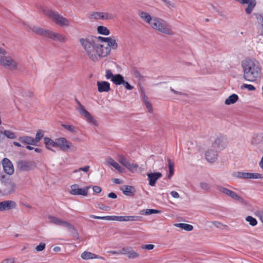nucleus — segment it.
<instances>
[{"label":"nucleus","instance_id":"nucleus-40","mask_svg":"<svg viewBox=\"0 0 263 263\" xmlns=\"http://www.w3.org/2000/svg\"><path fill=\"white\" fill-rule=\"evenodd\" d=\"M217 190L221 193H222L228 196H230V194L231 193V192L232 191L231 190H230L227 188H225V187L221 186H218Z\"/></svg>","mask_w":263,"mask_h":263},{"label":"nucleus","instance_id":"nucleus-39","mask_svg":"<svg viewBox=\"0 0 263 263\" xmlns=\"http://www.w3.org/2000/svg\"><path fill=\"white\" fill-rule=\"evenodd\" d=\"M246 220L252 226H255L257 224V221L256 219L251 216H248L246 218Z\"/></svg>","mask_w":263,"mask_h":263},{"label":"nucleus","instance_id":"nucleus-38","mask_svg":"<svg viewBox=\"0 0 263 263\" xmlns=\"http://www.w3.org/2000/svg\"><path fill=\"white\" fill-rule=\"evenodd\" d=\"M62 126L71 133H75L77 132L76 127L72 125L62 124Z\"/></svg>","mask_w":263,"mask_h":263},{"label":"nucleus","instance_id":"nucleus-17","mask_svg":"<svg viewBox=\"0 0 263 263\" xmlns=\"http://www.w3.org/2000/svg\"><path fill=\"white\" fill-rule=\"evenodd\" d=\"M16 203L11 200H5L0 202V211H8L16 207Z\"/></svg>","mask_w":263,"mask_h":263},{"label":"nucleus","instance_id":"nucleus-11","mask_svg":"<svg viewBox=\"0 0 263 263\" xmlns=\"http://www.w3.org/2000/svg\"><path fill=\"white\" fill-rule=\"evenodd\" d=\"M117 160L132 172H136L139 167L138 165L136 163H130L123 155H118Z\"/></svg>","mask_w":263,"mask_h":263},{"label":"nucleus","instance_id":"nucleus-25","mask_svg":"<svg viewBox=\"0 0 263 263\" xmlns=\"http://www.w3.org/2000/svg\"><path fill=\"white\" fill-rule=\"evenodd\" d=\"M123 194L127 196H133L134 195L135 188L130 185H125L122 190Z\"/></svg>","mask_w":263,"mask_h":263},{"label":"nucleus","instance_id":"nucleus-34","mask_svg":"<svg viewBox=\"0 0 263 263\" xmlns=\"http://www.w3.org/2000/svg\"><path fill=\"white\" fill-rule=\"evenodd\" d=\"M122 79L120 80V83H116V85H120L121 84H123L126 89L127 90H132L133 89V87L128 82L125 81L124 80L123 77L121 75Z\"/></svg>","mask_w":263,"mask_h":263},{"label":"nucleus","instance_id":"nucleus-46","mask_svg":"<svg viewBox=\"0 0 263 263\" xmlns=\"http://www.w3.org/2000/svg\"><path fill=\"white\" fill-rule=\"evenodd\" d=\"M46 244L44 242H41L35 247L36 251L40 252L44 250L45 248Z\"/></svg>","mask_w":263,"mask_h":263},{"label":"nucleus","instance_id":"nucleus-56","mask_svg":"<svg viewBox=\"0 0 263 263\" xmlns=\"http://www.w3.org/2000/svg\"><path fill=\"white\" fill-rule=\"evenodd\" d=\"M7 53V51L5 49L0 47V56H6Z\"/></svg>","mask_w":263,"mask_h":263},{"label":"nucleus","instance_id":"nucleus-10","mask_svg":"<svg viewBox=\"0 0 263 263\" xmlns=\"http://www.w3.org/2000/svg\"><path fill=\"white\" fill-rule=\"evenodd\" d=\"M35 163L29 160H20L17 162V167L21 171H29L34 169Z\"/></svg>","mask_w":263,"mask_h":263},{"label":"nucleus","instance_id":"nucleus-29","mask_svg":"<svg viewBox=\"0 0 263 263\" xmlns=\"http://www.w3.org/2000/svg\"><path fill=\"white\" fill-rule=\"evenodd\" d=\"M238 100V96L236 94H232L225 100L224 103L227 105H231L235 103Z\"/></svg>","mask_w":263,"mask_h":263},{"label":"nucleus","instance_id":"nucleus-7","mask_svg":"<svg viewBox=\"0 0 263 263\" xmlns=\"http://www.w3.org/2000/svg\"><path fill=\"white\" fill-rule=\"evenodd\" d=\"M77 103V110L80 115L85 118L87 121L91 125L97 126L98 125L97 121L93 117L86 109L85 107L78 100H76Z\"/></svg>","mask_w":263,"mask_h":263},{"label":"nucleus","instance_id":"nucleus-33","mask_svg":"<svg viewBox=\"0 0 263 263\" xmlns=\"http://www.w3.org/2000/svg\"><path fill=\"white\" fill-rule=\"evenodd\" d=\"M44 135V132L42 130H39L35 135V138H34L35 144L37 145L39 142L42 139Z\"/></svg>","mask_w":263,"mask_h":263},{"label":"nucleus","instance_id":"nucleus-45","mask_svg":"<svg viewBox=\"0 0 263 263\" xmlns=\"http://www.w3.org/2000/svg\"><path fill=\"white\" fill-rule=\"evenodd\" d=\"M144 103H145L146 108L148 110V112H153V106H152V104H151V103L149 102H148L145 98H144Z\"/></svg>","mask_w":263,"mask_h":263},{"label":"nucleus","instance_id":"nucleus-12","mask_svg":"<svg viewBox=\"0 0 263 263\" xmlns=\"http://www.w3.org/2000/svg\"><path fill=\"white\" fill-rule=\"evenodd\" d=\"M70 193L73 195H82L86 196L88 194L89 186H86L84 188H80L78 184H73L70 187Z\"/></svg>","mask_w":263,"mask_h":263},{"label":"nucleus","instance_id":"nucleus-42","mask_svg":"<svg viewBox=\"0 0 263 263\" xmlns=\"http://www.w3.org/2000/svg\"><path fill=\"white\" fill-rule=\"evenodd\" d=\"M127 256L129 258L134 259L138 257L139 254L134 250L129 249Z\"/></svg>","mask_w":263,"mask_h":263},{"label":"nucleus","instance_id":"nucleus-4","mask_svg":"<svg viewBox=\"0 0 263 263\" xmlns=\"http://www.w3.org/2000/svg\"><path fill=\"white\" fill-rule=\"evenodd\" d=\"M42 12L48 18L51 19L56 24L61 26H68L69 25V21L62 15H60L53 10L46 7L41 9Z\"/></svg>","mask_w":263,"mask_h":263},{"label":"nucleus","instance_id":"nucleus-27","mask_svg":"<svg viewBox=\"0 0 263 263\" xmlns=\"http://www.w3.org/2000/svg\"><path fill=\"white\" fill-rule=\"evenodd\" d=\"M81 257L83 259L88 260L91 259L100 258L99 256L90 252L84 251Z\"/></svg>","mask_w":263,"mask_h":263},{"label":"nucleus","instance_id":"nucleus-19","mask_svg":"<svg viewBox=\"0 0 263 263\" xmlns=\"http://www.w3.org/2000/svg\"><path fill=\"white\" fill-rule=\"evenodd\" d=\"M98 90L100 92H108L110 90L109 83L106 81L97 82Z\"/></svg>","mask_w":263,"mask_h":263},{"label":"nucleus","instance_id":"nucleus-23","mask_svg":"<svg viewBox=\"0 0 263 263\" xmlns=\"http://www.w3.org/2000/svg\"><path fill=\"white\" fill-rule=\"evenodd\" d=\"M106 162L108 165L112 166L115 168H116L118 171L120 172H123V168L112 158L108 157L106 160Z\"/></svg>","mask_w":263,"mask_h":263},{"label":"nucleus","instance_id":"nucleus-9","mask_svg":"<svg viewBox=\"0 0 263 263\" xmlns=\"http://www.w3.org/2000/svg\"><path fill=\"white\" fill-rule=\"evenodd\" d=\"M48 222L50 223L53 224L57 226H62L64 227L67 228L69 229H73L74 227L69 222L59 218L57 217L51 215L48 216Z\"/></svg>","mask_w":263,"mask_h":263},{"label":"nucleus","instance_id":"nucleus-62","mask_svg":"<svg viewBox=\"0 0 263 263\" xmlns=\"http://www.w3.org/2000/svg\"><path fill=\"white\" fill-rule=\"evenodd\" d=\"M110 253H111L112 254H120V251H110L108 252Z\"/></svg>","mask_w":263,"mask_h":263},{"label":"nucleus","instance_id":"nucleus-52","mask_svg":"<svg viewBox=\"0 0 263 263\" xmlns=\"http://www.w3.org/2000/svg\"><path fill=\"white\" fill-rule=\"evenodd\" d=\"M129 250V248L124 247L121 250H120V254L128 255Z\"/></svg>","mask_w":263,"mask_h":263},{"label":"nucleus","instance_id":"nucleus-48","mask_svg":"<svg viewBox=\"0 0 263 263\" xmlns=\"http://www.w3.org/2000/svg\"><path fill=\"white\" fill-rule=\"evenodd\" d=\"M160 211L159 210H155V209H147L145 211V214L146 215H151L153 214H157L160 213Z\"/></svg>","mask_w":263,"mask_h":263},{"label":"nucleus","instance_id":"nucleus-18","mask_svg":"<svg viewBox=\"0 0 263 263\" xmlns=\"http://www.w3.org/2000/svg\"><path fill=\"white\" fill-rule=\"evenodd\" d=\"M162 176V174L160 172L151 173L147 174V177L149 185L152 186H155L157 180L160 178Z\"/></svg>","mask_w":263,"mask_h":263},{"label":"nucleus","instance_id":"nucleus-55","mask_svg":"<svg viewBox=\"0 0 263 263\" xmlns=\"http://www.w3.org/2000/svg\"><path fill=\"white\" fill-rule=\"evenodd\" d=\"M92 190L93 191L96 193H100L102 191L101 188L100 186L97 185L93 186Z\"/></svg>","mask_w":263,"mask_h":263},{"label":"nucleus","instance_id":"nucleus-5","mask_svg":"<svg viewBox=\"0 0 263 263\" xmlns=\"http://www.w3.org/2000/svg\"><path fill=\"white\" fill-rule=\"evenodd\" d=\"M150 26L154 29L159 31L163 33L171 35L173 34L171 27L167 22L162 18L154 17L150 24Z\"/></svg>","mask_w":263,"mask_h":263},{"label":"nucleus","instance_id":"nucleus-13","mask_svg":"<svg viewBox=\"0 0 263 263\" xmlns=\"http://www.w3.org/2000/svg\"><path fill=\"white\" fill-rule=\"evenodd\" d=\"M72 146V143L66 138L61 137L57 139V147H59L63 151H66Z\"/></svg>","mask_w":263,"mask_h":263},{"label":"nucleus","instance_id":"nucleus-36","mask_svg":"<svg viewBox=\"0 0 263 263\" xmlns=\"http://www.w3.org/2000/svg\"><path fill=\"white\" fill-rule=\"evenodd\" d=\"M3 134H4L7 138L11 139H14L16 137V135L14 132L8 130H4Z\"/></svg>","mask_w":263,"mask_h":263},{"label":"nucleus","instance_id":"nucleus-59","mask_svg":"<svg viewBox=\"0 0 263 263\" xmlns=\"http://www.w3.org/2000/svg\"><path fill=\"white\" fill-rule=\"evenodd\" d=\"M251 0H237L240 4H248Z\"/></svg>","mask_w":263,"mask_h":263},{"label":"nucleus","instance_id":"nucleus-31","mask_svg":"<svg viewBox=\"0 0 263 263\" xmlns=\"http://www.w3.org/2000/svg\"><path fill=\"white\" fill-rule=\"evenodd\" d=\"M97 31L99 34L105 35H108L110 33L109 29L107 27L103 26H98L97 28Z\"/></svg>","mask_w":263,"mask_h":263},{"label":"nucleus","instance_id":"nucleus-63","mask_svg":"<svg viewBox=\"0 0 263 263\" xmlns=\"http://www.w3.org/2000/svg\"><path fill=\"white\" fill-rule=\"evenodd\" d=\"M13 143L15 146H16L17 147H21L22 146L21 144L19 142L14 141L13 142Z\"/></svg>","mask_w":263,"mask_h":263},{"label":"nucleus","instance_id":"nucleus-2","mask_svg":"<svg viewBox=\"0 0 263 263\" xmlns=\"http://www.w3.org/2000/svg\"><path fill=\"white\" fill-rule=\"evenodd\" d=\"M244 79L248 81L254 82L261 75V67L259 62L253 59H247L241 63Z\"/></svg>","mask_w":263,"mask_h":263},{"label":"nucleus","instance_id":"nucleus-54","mask_svg":"<svg viewBox=\"0 0 263 263\" xmlns=\"http://www.w3.org/2000/svg\"><path fill=\"white\" fill-rule=\"evenodd\" d=\"M256 216L259 220L263 223V211H258L256 213Z\"/></svg>","mask_w":263,"mask_h":263},{"label":"nucleus","instance_id":"nucleus-3","mask_svg":"<svg viewBox=\"0 0 263 263\" xmlns=\"http://www.w3.org/2000/svg\"><path fill=\"white\" fill-rule=\"evenodd\" d=\"M226 146L224 139L222 137H218L212 142V146L205 153V158L208 161L212 163L217 157L218 151L222 149Z\"/></svg>","mask_w":263,"mask_h":263},{"label":"nucleus","instance_id":"nucleus-28","mask_svg":"<svg viewBox=\"0 0 263 263\" xmlns=\"http://www.w3.org/2000/svg\"><path fill=\"white\" fill-rule=\"evenodd\" d=\"M174 226L176 227L180 228L187 231H191L193 229V226L192 225L187 223H175Z\"/></svg>","mask_w":263,"mask_h":263},{"label":"nucleus","instance_id":"nucleus-26","mask_svg":"<svg viewBox=\"0 0 263 263\" xmlns=\"http://www.w3.org/2000/svg\"><path fill=\"white\" fill-rule=\"evenodd\" d=\"M140 17L149 25L152 22L153 18L149 14L146 12L141 11L139 12Z\"/></svg>","mask_w":263,"mask_h":263},{"label":"nucleus","instance_id":"nucleus-49","mask_svg":"<svg viewBox=\"0 0 263 263\" xmlns=\"http://www.w3.org/2000/svg\"><path fill=\"white\" fill-rule=\"evenodd\" d=\"M154 248V245L149 244V245H143L141 247V248L143 249H146L148 250H151L153 249Z\"/></svg>","mask_w":263,"mask_h":263},{"label":"nucleus","instance_id":"nucleus-22","mask_svg":"<svg viewBox=\"0 0 263 263\" xmlns=\"http://www.w3.org/2000/svg\"><path fill=\"white\" fill-rule=\"evenodd\" d=\"M18 140L23 144L36 146L33 137L27 136H22L19 137Z\"/></svg>","mask_w":263,"mask_h":263},{"label":"nucleus","instance_id":"nucleus-30","mask_svg":"<svg viewBox=\"0 0 263 263\" xmlns=\"http://www.w3.org/2000/svg\"><path fill=\"white\" fill-rule=\"evenodd\" d=\"M229 197H231L232 199L237 200L239 202L243 204H246V201L240 196H239L237 193L233 191H231V193L230 194Z\"/></svg>","mask_w":263,"mask_h":263},{"label":"nucleus","instance_id":"nucleus-6","mask_svg":"<svg viewBox=\"0 0 263 263\" xmlns=\"http://www.w3.org/2000/svg\"><path fill=\"white\" fill-rule=\"evenodd\" d=\"M90 217L96 219H101L111 221H135L141 220V217L138 216H98L95 215H90Z\"/></svg>","mask_w":263,"mask_h":263},{"label":"nucleus","instance_id":"nucleus-32","mask_svg":"<svg viewBox=\"0 0 263 263\" xmlns=\"http://www.w3.org/2000/svg\"><path fill=\"white\" fill-rule=\"evenodd\" d=\"M256 3L255 0H251L248 4V7L246 9V12L247 14H249L252 12L254 7L256 5Z\"/></svg>","mask_w":263,"mask_h":263},{"label":"nucleus","instance_id":"nucleus-58","mask_svg":"<svg viewBox=\"0 0 263 263\" xmlns=\"http://www.w3.org/2000/svg\"><path fill=\"white\" fill-rule=\"evenodd\" d=\"M108 197L109 198H112V199H116L117 198V195L113 192L109 193L108 195Z\"/></svg>","mask_w":263,"mask_h":263},{"label":"nucleus","instance_id":"nucleus-57","mask_svg":"<svg viewBox=\"0 0 263 263\" xmlns=\"http://www.w3.org/2000/svg\"><path fill=\"white\" fill-rule=\"evenodd\" d=\"M171 195H172V197L175 198H178L179 197V194L177 192L174 191H172L171 192Z\"/></svg>","mask_w":263,"mask_h":263},{"label":"nucleus","instance_id":"nucleus-24","mask_svg":"<svg viewBox=\"0 0 263 263\" xmlns=\"http://www.w3.org/2000/svg\"><path fill=\"white\" fill-rule=\"evenodd\" d=\"M44 143L46 147L48 149L52 151L51 149L52 147H57V139L53 140L49 138L45 137L44 138Z\"/></svg>","mask_w":263,"mask_h":263},{"label":"nucleus","instance_id":"nucleus-21","mask_svg":"<svg viewBox=\"0 0 263 263\" xmlns=\"http://www.w3.org/2000/svg\"><path fill=\"white\" fill-rule=\"evenodd\" d=\"M32 30L37 34L41 35L48 38H49V34L51 31V30L49 29H46L41 27H33Z\"/></svg>","mask_w":263,"mask_h":263},{"label":"nucleus","instance_id":"nucleus-1","mask_svg":"<svg viewBox=\"0 0 263 263\" xmlns=\"http://www.w3.org/2000/svg\"><path fill=\"white\" fill-rule=\"evenodd\" d=\"M85 55L90 61L97 63L108 57L111 49L116 50L118 45L114 37L87 36L79 39Z\"/></svg>","mask_w":263,"mask_h":263},{"label":"nucleus","instance_id":"nucleus-41","mask_svg":"<svg viewBox=\"0 0 263 263\" xmlns=\"http://www.w3.org/2000/svg\"><path fill=\"white\" fill-rule=\"evenodd\" d=\"M168 167L170 172L168 178H170L173 175L174 172V164L171 162V160H168Z\"/></svg>","mask_w":263,"mask_h":263},{"label":"nucleus","instance_id":"nucleus-64","mask_svg":"<svg viewBox=\"0 0 263 263\" xmlns=\"http://www.w3.org/2000/svg\"><path fill=\"white\" fill-rule=\"evenodd\" d=\"M114 182L116 184H119V183H120V179H115L114 180Z\"/></svg>","mask_w":263,"mask_h":263},{"label":"nucleus","instance_id":"nucleus-15","mask_svg":"<svg viewBox=\"0 0 263 263\" xmlns=\"http://www.w3.org/2000/svg\"><path fill=\"white\" fill-rule=\"evenodd\" d=\"M105 77L106 79L110 80L115 85L116 83H120V81L122 79L120 74L114 75L110 69H106Z\"/></svg>","mask_w":263,"mask_h":263},{"label":"nucleus","instance_id":"nucleus-53","mask_svg":"<svg viewBox=\"0 0 263 263\" xmlns=\"http://www.w3.org/2000/svg\"><path fill=\"white\" fill-rule=\"evenodd\" d=\"M212 224L216 227L218 228H221L223 225L220 223V222L214 221L212 222Z\"/></svg>","mask_w":263,"mask_h":263},{"label":"nucleus","instance_id":"nucleus-43","mask_svg":"<svg viewBox=\"0 0 263 263\" xmlns=\"http://www.w3.org/2000/svg\"><path fill=\"white\" fill-rule=\"evenodd\" d=\"M16 258L14 257H9L4 259L1 263H15Z\"/></svg>","mask_w":263,"mask_h":263},{"label":"nucleus","instance_id":"nucleus-50","mask_svg":"<svg viewBox=\"0 0 263 263\" xmlns=\"http://www.w3.org/2000/svg\"><path fill=\"white\" fill-rule=\"evenodd\" d=\"M98 208L99 209H100V210H105V211H107V210H108L109 209V206H105L102 203H99L98 204Z\"/></svg>","mask_w":263,"mask_h":263},{"label":"nucleus","instance_id":"nucleus-14","mask_svg":"<svg viewBox=\"0 0 263 263\" xmlns=\"http://www.w3.org/2000/svg\"><path fill=\"white\" fill-rule=\"evenodd\" d=\"M2 164L4 172L9 175L14 173V166L11 161L8 158H5L2 160Z\"/></svg>","mask_w":263,"mask_h":263},{"label":"nucleus","instance_id":"nucleus-16","mask_svg":"<svg viewBox=\"0 0 263 263\" xmlns=\"http://www.w3.org/2000/svg\"><path fill=\"white\" fill-rule=\"evenodd\" d=\"M237 177L242 179H259L262 178V175L258 173L238 172Z\"/></svg>","mask_w":263,"mask_h":263},{"label":"nucleus","instance_id":"nucleus-61","mask_svg":"<svg viewBox=\"0 0 263 263\" xmlns=\"http://www.w3.org/2000/svg\"><path fill=\"white\" fill-rule=\"evenodd\" d=\"M53 251L55 252H58L61 251V248L60 247H55L53 248Z\"/></svg>","mask_w":263,"mask_h":263},{"label":"nucleus","instance_id":"nucleus-37","mask_svg":"<svg viewBox=\"0 0 263 263\" xmlns=\"http://www.w3.org/2000/svg\"><path fill=\"white\" fill-rule=\"evenodd\" d=\"M102 12H93L90 14V17L92 19L102 20Z\"/></svg>","mask_w":263,"mask_h":263},{"label":"nucleus","instance_id":"nucleus-8","mask_svg":"<svg viewBox=\"0 0 263 263\" xmlns=\"http://www.w3.org/2000/svg\"><path fill=\"white\" fill-rule=\"evenodd\" d=\"M0 65L10 70H15L17 67V62L10 56H0Z\"/></svg>","mask_w":263,"mask_h":263},{"label":"nucleus","instance_id":"nucleus-20","mask_svg":"<svg viewBox=\"0 0 263 263\" xmlns=\"http://www.w3.org/2000/svg\"><path fill=\"white\" fill-rule=\"evenodd\" d=\"M49 39L54 41H58L61 42H65L66 41V37L65 35L51 30Z\"/></svg>","mask_w":263,"mask_h":263},{"label":"nucleus","instance_id":"nucleus-35","mask_svg":"<svg viewBox=\"0 0 263 263\" xmlns=\"http://www.w3.org/2000/svg\"><path fill=\"white\" fill-rule=\"evenodd\" d=\"M102 20H113L115 17V15L109 12H102Z\"/></svg>","mask_w":263,"mask_h":263},{"label":"nucleus","instance_id":"nucleus-60","mask_svg":"<svg viewBox=\"0 0 263 263\" xmlns=\"http://www.w3.org/2000/svg\"><path fill=\"white\" fill-rule=\"evenodd\" d=\"M259 165L261 167V168L263 170V156H262V157L259 163Z\"/></svg>","mask_w":263,"mask_h":263},{"label":"nucleus","instance_id":"nucleus-51","mask_svg":"<svg viewBox=\"0 0 263 263\" xmlns=\"http://www.w3.org/2000/svg\"><path fill=\"white\" fill-rule=\"evenodd\" d=\"M200 186L203 190L205 191L208 190L210 187L209 185L205 182H201L200 183Z\"/></svg>","mask_w":263,"mask_h":263},{"label":"nucleus","instance_id":"nucleus-47","mask_svg":"<svg viewBox=\"0 0 263 263\" xmlns=\"http://www.w3.org/2000/svg\"><path fill=\"white\" fill-rule=\"evenodd\" d=\"M90 166L89 165L85 166L83 167H80L78 170H76L73 171V173H77L80 171H83L84 172H87L89 171Z\"/></svg>","mask_w":263,"mask_h":263},{"label":"nucleus","instance_id":"nucleus-44","mask_svg":"<svg viewBox=\"0 0 263 263\" xmlns=\"http://www.w3.org/2000/svg\"><path fill=\"white\" fill-rule=\"evenodd\" d=\"M241 88L242 89L247 88L250 91H254L255 90V87L251 84H243Z\"/></svg>","mask_w":263,"mask_h":263}]
</instances>
